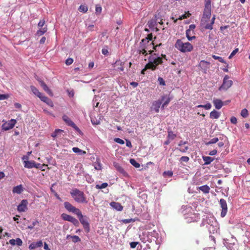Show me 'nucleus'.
<instances>
[{
    "label": "nucleus",
    "mask_w": 250,
    "mask_h": 250,
    "mask_svg": "<svg viewBox=\"0 0 250 250\" xmlns=\"http://www.w3.org/2000/svg\"><path fill=\"white\" fill-rule=\"evenodd\" d=\"M148 61V62L145 65V68L142 70L141 74H145V72L147 69H151L154 71L156 69L158 65L163 63L162 58L160 57L154 58L153 55L149 57Z\"/></svg>",
    "instance_id": "nucleus-1"
},
{
    "label": "nucleus",
    "mask_w": 250,
    "mask_h": 250,
    "mask_svg": "<svg viewBox=\"0 0 250 250\" xmlns=\"http://www.w3.org/2000/svg\"><path fill=\"white\" fill-rule=\"evenodd\" d=\"M175 47L183 53L190 52L193 49V46L190 43L188 42L184 43L180 39H178L176 41L175 43Z\"/></svg>",
    "instance_id": "nucleus-2"
},
{
    "label": "nucleus",
    "mask_w": 250,
    "mask_h": 250,
    "mask_svg": "<svg viewBox=\"0 0 250 250\" xmlns=\"http://www.w3.org/2000/svg\"><path fill=\"white\" fill-rule=\"evenodd\" d=\"M71 195L74 200L79 203H86L87 201L84 194L83 192L78 189H73L71 192Z\"/></svg>",
    "instance_id": "nucleus-3"
},
{
    "label": "nucleus",
    "mask_w": 250,
    "mask_h": 250,
    "mask_svg": "<svg viewBox=\"0 0 250 250\" xmlns=\"http://www.w3.org/2000/svg\"><path fill=\"white\" fill-rule=\"evenodd\" d=\"M77 216L79 219L81 223L82 224L85 231L87 233L89 232L90 231V227L89 224L87 220V217L86 216L84 217L81 211H80L77 214Z\"/></svg>",
    "instance_id": "nucleus-4"
},
{
    "label": "nucleus",
    "mask_w": 250,
    "mask_h": 250,
    "mask_svg": "<svg viewBox=\"0 0 250 250\" xmlns=\"http://www.w3.org/2000/svg\"><path fill=\"white\" fill-rule=\"evenodd\" d=\"M229 77L228 75H225L222 85L219 87V90H227L232 85L233 82L231 80H229Z\"/></svg>",
    "instance_id": "nucleus-5"
},
{
    "label": "nucleus",
    "mask_w": 250,
    "mask_h": 250,
    "mask_svg": "<svg viewBox=\"0 0 250 250\" xmlns=\"http://www.w3.org/2000/svg\"><path fill=\"white\" fill-rule=\"evenodd\" d=\"M17 121L15 119H11L7 122H5L2 125V129L6 131L12 129L14 127Z\"/></svg>",
    "instance_id": "nucleus-6"
},
{
    "label": "nucleus",
    "mask_w": 250,
    "mask_h": 250,
    "mask_svg": "<svg viewBox=\"0 0 250 250\" xmlns=\"http://www.w3.org/2000/svg\"><path fill=\"white\" fill-rule=\"evenodd\" d=\"M219 204L222 208V211L221 212V216L224 217L226 216L228 211V206L227 202L224 199H221L219 201Z\"/></svg>",
    "instance_id": "nucleus-7"
},
{
    "label": "nucleus",
    "mask_w": 250,
    "mask_h": 250,
    "mask_svg": "<svg viewBox=\"0 0 250 250\" xmlns=\"http://www.w3.org/2000/svg\"><path fill=\"white\" fill-rule=\"evenodd\" d=\"M64 206L68 211L74 213L77 215L81 211L79 208H75L68 202L64 203Z\"/></svg>",
    "instance_id": "nucleus-8"
},
{
    "label": "nucleus",
    "mask_w": 250,
    "mask_h": 250,
    "mask_svg": "<svg viewBox=\"0 0 250 250\" xmlns=\"http://www.w3.org/2000/svg\"><path fill=\"white\" fill-rule=\"evenodd\" d=\"M210 66V63L204 60L201 61L199 64V67L204 73H207Z\"/></svg>",
    "instance_id": "nucleus-9"
},
{
    "label": "nucleus",
    "mask_w": 250,
    "mask_h": 250,
    "mask_svg": "<svg viewBox=\"0 0 250 250\" xmlns=\"http://www.w3.org/2000/svg\"><path fill=\"white\" fill-rule=\"evenodd\" d=\"M28 201L27 200H22L18 206L17 210L19 212H25L28 209Z\"/></svg>",
    "instance_id": "nucleus-10"
},
{
    "label": "nucleus",
    "mask_w": 250,
    "mask_h": 250,
    "mask_svg": "<svg viewBox=\"0 0 250 250\" xmlns=\"http://www.w3.org/2000/svg\"><path fill=\"white\" fill-rule=\"evenodd\" d=\"M62 119L67 125L73 127L76 130H79V128L75 124L67 115H63L62 116Z\"/></svg>",
    "instance_id": "nucleus-11"
},
{
    "label": "nucleus",
    "mask_w": 250,
    "mask_h": 250,
    "mask_svg": "<svg viewBox=\"0 0 250 250\" xmlns=\"http://www.w3.org/2000/svg\"><path fill=\"white\" fill-rule=\"evenodd\" d=\"M211 5H205L204 10L203 18L205 19H209L211 16Z\"/></svg>",
    "instance_id": "nucleus-12"
},
{
    "label": "nucleus",
    "mask_w": 250,
    "mask_h": 250,
    "mask_svg": "<svg viewBox=\"0 0 250 250\" xmlns=\"http://www.w3.org/2000/svg\"><path fill=\"white\" fill-rule=\"evenodd\" d=\"M162 44L160 43L159 44H157L154 45L153 42H151L150 43H147V46L144 47L146 50H147V53L148 52L149 54H151L153 52V50H151V48L154 49L155 50H156V48L158 46L161 45Z\"/></svg>",
    "instance_id": "nucleus-13"
},
{
    "label": "nucleus",
    "mask_w": 250,
    "mask_h": 250,
    "mask_svg": "<svg viewBox=\"0 0 250 250\" xmlns=\"http://www.w3.org/2000/svg\"><path fill=\"white\" fill-rule=\"evenodd\" d=\"M162 104V101L160 100L158 101H154L151 107V110L152 111H154L156 113H158L159 112V108Z\"/></svg>",
    "instance_id": "nucleus-14"
},
{
    "label": "nucleus",
    "mask_w": 250,
    "mask_h": 250,
    "mask_svg": "<svg viewBox=\"0 0 250 250\" xmlns=\"http://www.w3.org/2000/svg\"><path fill=\"white\" fill-rule=\"evenodd\" d=\"M124 63L122 64V62L120 61H117L114 63V69L118 71H123L124 69Z\"/></svg>",
    "instance_id": "nucleus-15"
},
{
    "label": "nucleus",
    "mask_w": 250,
    "mask_h": 250,
    "mask_svg": "<svg viewBox=\"0 0 250 250\" xmlns=\"http://www.w3.org/2000/svg\"><path fill=\"white\" fill-rule=\"evenodd\" d=\"M38 81L40 83L41 86L42 87L43 90L45 92H46L47 93V94H49L50 96H53V93H52L51 90L48 87V86L45 83L41 80H39Z\"/></svg>",
    "instance_id": "nucleus-16"
},
{
    "label": "nucleus",
    "mask_w": 250,
    "mask_h": 250,
    "mask_svg": "<svg viewBox=\"0 0 250 250\" xmlns=\"http://www.w3.org/2000/svg\"><path fill=\"white\" fill-rule=\"evenodd\" d=\"M42 246V242L41 240H40L37 242L32 243L29 246V249L30 250H34L37 248L41 247Z\"/></svg>",
    "instance_id": "nucleus-17"
},
{
    "label": "nucleus",
    "mask_w": 250,
    "mask_h": 250,
    "mask_svg": "<svg viewBox=\"0 0 250 250\" xmlns=\"http://www.w3.org/2000/svg\"><path fill=\"white\" fill-rule=\"evenodd\" d=\"M213 103L215 107V108L217 109H220L224 105V103L220 99H214L213 101Z\"/></svg>",
    "instance_id": "nucleus-18"
},
{
    "label": "nucleus",
    "mask_w": 250,
    "mask_h": 250,
    "mask_svg": "<svg viewBox=\"0 0 250 250\" xmlns=\"http://www.w3.org/2000/svg\"><path fill=\"white\" fill-rule=\"evenodd\" d=\"M110 205L118 211H121L123 209V207L118 202H112L110 203Z\"/></svg>",
    "instance_id": "nucleus-19"
},
{
    "label": "nucleus",
    "mask_w": 250,
    "mask_h": 250,
    "mask_svg": "<svg viewBox=\"0 0 250 250\" xmlns=\"http://www.w3.org/2000/svg\"><path fill=\"white\" fill-rule=\"evenodd\" d=\"M161 101L162 102L164 101V103L162 105V108H164L165 106H167L170 101V98L169 96L164 95L162 97Z\"/></svg>",
    "instance_id": "nucleus-20"
},
{
    "label": "nucleus",
    "mask_w": 250,
    "mask_h": 250,
    "mask_svg": "<svg viewBox=\"0 0 250 250\" xmlns=\"http://www.w3.org/2000/svg\"><path fill=\"white\" fill-rule=\"evenodd\" d=\"M64 133V131L63 130L60 129H57L55 130V131L52 133L51 136L54 138V140L56 138L61 137L62 136V134Z\"/></svg>",
    "instance_id": "nucleus-21"
},
{
    "label": "nucleus",
    "mask_w": 250,
    "mask_h": 250,
    "mask_svg": "<svg viewBox=\"0 0 250 250\" xmlns=\"http://www.w3.org/2000/svg\"><path fill=\"white\" fill-rule=\"evenodd\" d=\"M24 167L27 168H32L35 166V162L34 161H24Z\"/></svg>",
    "instance_id": "nucleus-22"
},
{
    "label": "nucleus",
    "mask_w": 250,
    "mask_h": 250,
    "mask_svg": "<svg viewBox=\"0 0 250 250\" xmlns=\"http://www.w3.org/2000/svg\"><path fill=\"white\" fill-rule=\"evenodd\" d=\"M23 187L21 185L14 187L13 188L12 192L14 193L21 194L22 191Z\"/></svg>",
    "instance_id": "nucleus-23"
},
{
    "label": "nucleus",
    "mask_w": 250,
    "mask_h": 250,
    "mask_svg": "<svg viewBox=\"0 0 250 250\" xmlns=\"http://www.w3.org/2000/svg\"><path fill=\"white\" fill-rule=\"evenodd\" d=\"M39 29L38 30L36 33V35L38 36H42L47 31V25H45L44 27H39Z\"/></svg>",
    "instance_id": "nucleus-24"
},
{
    "label": "nucleus",
    "mask_w": 250,
    "mask_h": 250,
    "mask_svg": "<svg viewBox=\"0 0 250 250\" xmlns=\"http://www.w3.org/2000/svg\"><path fill=\"white\" fill-rule=\"evenodd\" d=\"M220 115V113L216 111L215 110H213L210 113V118L211 119H218L219 118Z\"/></svg>",
    "instance_id": "nucleus-25"
},
{
    "label": "nucleus",
    "mask_w": 250,
    "mask_h": 250,
    "mask_svg": "<svg viewBox=\"0 0 250 250\" xmlns=\"http://www.w3.org/2000/svg\"><path fill=\"white\" fill-rule=\"evenodd\" d=\"M203 160L205 162L204 165H208L210 164L214 160V158L209 156H203Z\"/></svg>",
    "instance_id": "nucleus-26"
},
{
    "label": "nucleus",
    "mask_w": 250,
    "mask_h": 250,
    "mask_svg": "<svg viewBox=\"0 0 250 250\" xmlns=\"http://www.w3.org/2000/svg\"><path fill=\"white\" fill-rule=\"evenodd\" d=\"M204 193H208L210 190V188L207 185H204L198 188Z\"/></svg>",
    "instance_id": "nucleus-27"
},
{
    "label": "nucleus",
    "mask_w": 250,
    "mask_h": 250,
    "mask_svg": "<svg viewBox=\"0 0 250 250\" xmlns=\"http://www.w3.org/2000/svg\"><path fill=\"white\" fill-rule=\"evenodd\" d=\"M42 101L44 103H45L47 105L52 107L53 106V103L52 101L49 99L48 97L44 96V97H42Z\"/></svg>",
    "instance_id": "nucleus-28"
},
{
    "label": "nucleus",
    "mask_w": 250,
    "mask_h": 250,
    "mask_svg": "<svg viewBox=\"0 0 250 250\" xmlns=\"http://www.w3.org/2000/svg\"><path fill=\"white\" fill-rule=\"evenodd\" d=\"M69 237H70L72 239V241L73 243H77V242L81 241L80 238L79 236H77V235L71 236L70 235H68L67 236V237H66V238L68 239Z\"/></svg>",
    "instance_id": "nucleus-29"
},
{
    "label": "nucleus",
    "mask_w": 250,
    "mask_h": 250,
    "mask_svg": "<svg viewBox=\"0 0 250 250\" xmlns=\"http://www.w3.org/2000/svg\"><path fill=\"white\" fill-rule=\"evenodd\" d=\"M114 166L118 171L124 174V170L123 168L122 167L120 164L117 162H114Z\"/></svg>",
    "instance_id": "nucleus-30"
},
{
    "label": "nucleus",
    "mask_w": 250,
    "mask_h": 250,
    "mask_svg": "<svg viewBox=\"0 0 250 250\" xmlns=\"http://www.w3.org/2000/svg\"><path fill=\"white\" fill-rule=\"evenodd\" d=\"M191 31L190 29H188L186 30V37L189 41H191L196 38L195 36H191Z\"/></svg>",
    "instance_id": "nucleus-31"
},
{
    "label": "nucleus",
    "mask_w": 250,
    "mask_h": 250,
    "mask_svg": "<svg viewBox=\"0 0 250 250\" xmlns=\"http://www.w3.org/2000/svg\"><path fill=\"white\" fill-rule=\"evenodd\" d=\"M152 38H153L152 34V33L149 34L147 35V37L146 39H143L142 40V42H147V43H149L150 42V41H151L152 40Z\"/></svg>",
    "instance_id": "nucleus-32"
},
{
    "label": "nucleus",
    "mask_w": 250,
    "mask_h": 250,
    "mask_svg": "<svg viewBox=\"0 0 250 250\" xmlns=\"http://www.w3.org/2000/svg\"><path fill=\"white\" fill-rule=\"evenodd\" d=\"M176 135L173 133V131H168L167 138L169 140H173L176 138Z\"/></svg>",
    "instance_id": "nucleus-33"
},
{
    "label": "nucleus",
    "mask_w": 250,
    "mask_h": 250,
    "mask_svg": "<svg viewBox=\"0 0 250 250\" xmlns=\"http://www.w3.org/2000/svg\"><path fill=\"white\" fill-rule=\"evenodd\" d=\"M189 15H190V14H189L188 12V14H183V15H182L180 16L178 18V19H176V20H174V23H176V22L178 20H183V19H186V18H187L189 16Z\"/></svg>",
    "instance_id": "nucleus-34"
},
{
    "label": "nucleus",
    "mask_w": 250,
    "mask_h": 250,
    "mask_svg": "<svg viewBox=\"0 0 250 250\" xmlns=\"http://www.w3.org/2000/svg\"><path fill=\"white\" fill-rule=\"evenodd\" d=\"M219 141V139L217 137L211 139L209 141L206 142L205 144L208 146L211 144L216 143Z\"/></svg>",
    "instance_id": "nucleus-35"
},
{
    "label": "nucleus",
    "mask_w": 250,
    "mask_h": 250,
    "mask_svg": "<svg viewBox=\"0 0 250 250\" xmlns=\"http://www.w3.org/2000/svg\"><path fill=\"white\" fill-rule=\"evenodd\" d=\"M130 163L132 166H133L136 168H139L140 167V165L138 162H137L136 160L134 159H130Z\"/></svg>",
    "instance_id": "nucleus-36"
},
{
    "label": "nucleus",
    "mask_w": 250,
    "mask_h": 250,
    "mask_svg": "<svg viewBox=\"0 0 250 250\" xmlns=\"http://www.w3.org/2000/svg\"><path fill=\"white\" fill-rule=\"evenodd\" d=\"M72 150L75 153H80L81 154H85L86 152L82 150V149H80L78 147H74L72 148Z\"/></svg>",
    "instance_id": "nucleus-37"
},
{
    "label": "nucleus",
    "mask_w": 250,
    "mask_h": 250,
    "mask_svg": "<svg viewBox=\"0 0 250 250\" xmlns=\"http://www.w3.org/2000/svg\"><path fill=\"white\" fill-rule=\"evenodd\" d=\"M31 89L33 93L37 96L39 94H40V92L38 90V89L35 87L34 86H31Z\"/></svg>",
    "instance_id": "nucleus-38"
},
{
    "label": "nucleus",
    "mask_w": 250,
    "mask_h": 250,
    "mask_svg": "<svg viewBox=\"0 0 250 250\" xmlns=\"http://www.w3.org/2000/svg\"><path fill=\"white\" fill-rule=\"evenodd\" d=\"M69 222L73 223L75 226H77L79 224V221L74 217L72 216L69 220Z\"/></svg>",
    "instance_id": "nucleus-39"
},
{
    "label": "nucleus",
    "mask_w": 250,
    "mask_h": 250,
    "mask_svg": "<svg viewBox=\"0 0 250 250\" xmlns=\"http://www.w3.org/2000/svg\"><path fill=\"white\" fill-rule=\"evenodd\" d=\"M69 222L73 223L75 226H77L79 224V221L74 217L72 216L69 220Z\"/></svg>",
    "instance_id": "nucleus-40"
},
{
    "label": "nucleus",
    "mask_w": 250,
    "mask_h": 250,
    "mask_svg": "<svg viewBox=\"0 0 250 250\" xmlns=\"http://www.w3.org/2000/svg\"><path fill=\"white\" fill-rule=\"evenodd\" d=\"M61 217L63 220L69 221L72 216L67 214L66 213H62Z\"/></svg>",
    "instance_id": "nucleus-41"
},
{
    "label": "nucleus",
    "mask_w": 250,
    "mask_h": 250,
    "mask_svg": "<svg viewBox=\"0 0 250 250\" xmlns=\"http://www.w3.org/2000/svg\"><path fill=\"white\" fill-rule=\"evenodd\" d=\"M177 149L179 150L181 152L184 153L188 151V146H179V147L177 148Z\"/></svg>",
    "instance_id": "nucleus-42"
},
{
    "label": "nucleus",
    "mask_w": 250,
    "mask_h": 250,
    "mask_svg": "<svg viewBox=\"0 0 250 250\" xmlns=\"http://www.w3.org/2000/svg\"><path fill=\"white\" fill-rule=\"evenodd\" d=\"M79 10L81 12L86 13L88 10V8L85 5H81L80 6Z\"/></svg>",
    "instance_id": "nucleus-43"
},
{
    "label": "nucleus",
    "mask_w": 250,
    "mask_h": 250,
    "mask_svg": "<svg viewBox=\"0 0 250 250\" xmlns=\"http://www.w3.org/2000/svg\"><path fill=\"white\" fill-rule=\"evenodd\" d=\"M107 186H108L107 183H104L102 184L101 185H97L96 186V188L97 189L104 188H106L107 187Z\"/></svg>",
    "instance_id": "nucleus-44"
},
{
    "label": "nucleus",
    "mask_w": 250,
    "mask_h": 250,
    "mask_svg": "<svg viewBox=\"0 0 250 250\" xmlns=\"http://www.w3.org/2000/svg\"><path fill=\"white\" fill-rule=\"evenodd\" d=\"M212 57L215 59V60H218L220 62H222V63H226L225 61H224V60L221 57H219V56H216L215 55H212Z\"/></svg>",
    "instance_id": "nucleus-45"
},
{
    "label": "nucleus",
    "mask_w": 250,
    "mask_h": 250,
    "mask_svg": "<svg viewBox=\"0 0 250 250\" xmlns=\"http://www.w3.org/2000/svg\"><path fill=\"white\" fill-rule=\"evenodd\" d=\"M241 115L244 118H246L248 116V110L246 108L242 109L241 112Z\"/></svg>",
    "instance_id": "nucleus-46"
},
{
    "label": "nucleus",
    "mask_w": 250,
    "mask_h": 250,
    "mask_svg": "<svg viewBox=\"0 0 250 250\" xmlns=\"http://www.w3.org/2000/svg\"><path fill=\"white\" fill-rule=\"evenodd\" d=\"M102 7L100 5L97 4L96 5L95 11H96V14H98V15L100 14L102 12Z\"/></svg>",
    "instance_id": "nucleus-47"
},
{
    "label": "nucleus",
    "mask_w": 250,
    "mask_h": 250,
    "mask_svg": "<svg viewBox=\"0 0 250 250\" xmlns=\"http://www.w3.org/2000/svg\"><path fill=\"white\" fill-rule=\"evenodd\" d=\"M139 54H142L145 56L147 54V50H146L144 47H142L138 50Z\"/></svg>",
    "instance_id": "nucleus-48"
},
{
    "label": "nucleus",
    "mask_w": 250,
    "mask_h": 250,
    "mask_svg": "<svg viewBox=\"0 0 250 250\" xmlns=\"http://www.w3.org/2000/svg\"><path fill=\"white\" fill-rule=\"evenodd\" d=\"M189 160V158L188 156H182L180 159V161L182 163L183 162H188Z\"/></svg>",
    "instance_id": "nucleus-49"
},
{
    "label": "nucleus",
    "mask_w": 250,
    "mask_h": 250,
    "mask_svg": "<svg viewBox=\"0 0 250 250\" xmlns=\"http://www.w3.org/2000/svg\"><path fill=\"white\" fill-rule=\"evenodd\" d=\"M73 62V59L71 58L67 59L65 61V64L67 65L71 64Z\"/></svg>",
    "instance_id": "nucleus-50"
},
{
    "label": "nucleus",
    "mask_w": 250,
    "mask_h": 250,
    "mask_svg": "<svg viewBox=\"0 0 250 250\" xmlns=\"http://www.w3.org/2000/svg\"><path fill=\"white\" fill-rule=\"evenodd\" d=\"M158 81L160 85H163V86L166 85L165 81L164 80V79L162 77H159L158 79Z\"/></svg>",
    "instance_id": "nucleus-51"
},
{
    "label": "nucleus",
    "mask_w": 250,
    "mask_h": 250,
    "mask_svg": "<svg viewBox=\"0 0 250 250\" xmlns=\"http://www.w3.org/2000/svg\"><path fill=\"white\" fill-rule=\"evenodd\" d=\"M45 24V21L44 20H40L38 23V26L39 27H42Z\"/></svg>",
    "instance_id": "nucleus-52"
},
{
    "label": "nucleus",
    "mask_w": 250,
    "mask_h": 250,
    "mask_svg": "<svg viewBox=\"0 0 250 250\" xmlns=\"http://www.w3.org/2000/svg\"><path fill=\"white\" fill-rule=\"evenodd\" d=\"M238 52V48H235L230 54V55H229V58L230 59L232 57H233L236 54V53H237Z\"/></svg>",
    "instance_id": "nucleus-53"
},
{
    "label": "nucleus",
    "mask_w": 250,
    "mask_h": 250,
    "mask_svg": "<svg viewBox=\"0 0 250 250\" xmlns=\"http://www.w3.org/2000/svg\"><path fill=\"white\" fill-rule=\"evenodd\" d=\"M15 240H16V245H17L19 246H21L22 245V241L20 238H18L16 239H15Z\"/></svg>",
    "instance_id": "nucleus-54"
},
{
    "label": "nucleus",
    "mask_w": 250,
    "mask_h": 250,
    "mask_svg": "<svg viewBox=\"0 0 250 250\" xmlns=\"http://www.w3.org/2000/svg\"><path fill=\"white\" fill-rule=\"evenodd\" d=\"M212 25H213V24H211V22H210L209 23H207L205 26V28L206 29L211 30L213 28Z\"/></svg>",
    "instance_id": "nucleus-55"
},
{
    "label": "nucleus",
    "mask_w": 250,
    "mask_h": 250,
    "mask_svg": "<svg viewBox=\"0 0 250 250\" xmlns=\"http://www.w3.org/2000/svg\"><path fill=\"white\" fill-rule=\"evenodd\" d=\"M114 141L117 143L120 144H124L125 143L124 140H123L121 139L116 138L114 139Z\"/></svg>",
    "instance_id": "nucleus-56"
},
{
    "label": "nucleus",
    "mask_w": 250,
    "mask_h": 250,
    "mask_svg": "<svg viewBox=\"0 0 250 250\" xmlns=\"http://www.w3.org/2000/svg\"><path fill=\"white\" fill-rule=\"evenodd\" d=\"M9 98L8 94H0V100H3Z\"/></svg>",
    "instance_id": "nucleus-57"
},
{
    "label": "nucleus",
    "mask_w": 250,
    "mask_h": 250,
    "mask_svg": "<svg viewBox=\"0 0 250 250\" xmlns=\"http://www.w3.org/2000/svg\"><path fill=\"white\" fill-rule=\"evenodd\" d=\"M230 122L233 124H236L237 123V120L234 116H232L230 118Z\"/></svg>",
    "instance_id": "nucleus-58"
},
{
    "label": "nucleus",
    "mask_w": 250,
    "mask_h": 250,
    "mask_svg": "<svg viewBox=\"0 0 250 250\" xmlns=\"http://www.w3.org/2000/svg\"><path fill=\"white\" fill-rule=\"evenodd\" d=\"M211 107V105L210 103H208L206 104L203 105V108L206 109V110H208L210 109Z\"/></svg>",
    "instance_id": "nucleus-59"
},
{
    "label": "nucleus",
    "mask_w": 250,
    "mask_h": 250,
    "mask_svg": "<svg viewBox=\"0 0 250 250\" xmlns=\"http://www.w3.org/2000/svg\"><path fill=\"white\" fill-rule=\"evenodd\" d=\"M138 242H132L130 243V246L131 248H135L138 244Z\"/></svg>",
    "instance_id": "nucleus-60"
},
{
    "label": "nucleus",
    "mask_w": 250,
    "mask_h": 250,
    "mask_svg": "<svg viewBox=\"0 0 250 250\" xmlns=\"http://www.w3.org/2000/svg\"><path fill=\"white\" fill-rule=\"evenodd\" d=\"M102 52L104 55H108L109 53L107 48H103L102 50Z\"/></svg>",
    "instance_id": "nucleus-61"
},
{
    "label": "nucleus",
    "mask_w": 250,
    "mask_h": 250,
    "mask_svg": "<svg viewBox=\"0 0 250 250\" xmlns=\"http://www.w3.org/2000/svg\"><path fill=\"white\" fill-rule=\"evenodd\" d=\"M217 151L216 149H213L212 151H210L209 153V155L211 156H213L216 154Z\"/></svg>",
    "instance_id": "nucleus-62"
},
{
    "label": "nucleus",
    "mask_w": 250,
    "mask_h": 250,
    "mask_svg": "<svg viewBox=\"0 0 250 250\" xmlns=\"http://www.w3.org/2000/svg\"><path fill=\"white\" fill-rule=\"evenodd\" d=\"M46 38L45 37H42L40 41V44H43L45 42Z\"/></svg>",
    "instance_id": "nucleus-63"
},
{
    "label": "nucleus",
    "mask_w": 250,
    "mask_h": 250,
    "mask_svg": "<svg viewBox=\"0 0 250 250\" xmlns=\"http://www.w3.org/2000/svg\"><path fill=\"white\" fill-rule=\"evenodd\" d=\"M186 144H187V142L181 141L178 144V146H184V145H186Z\"/></svg>",
    "instance_id": "nucleus-64"
}]
</instances>
